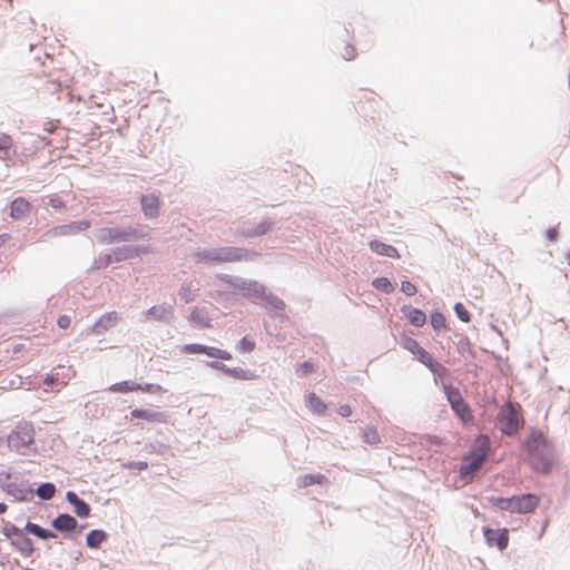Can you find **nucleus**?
<instances>
[{"label": "nucleus", "mask_w": 570, "mask_h": 570, "mask_svg": "<svg viewBox=\"0 0 570 570\" xmlns=\"http://www.w3.org/2000/svg\"><path fill=\"white\" fill-rule=\"evenodd\" d=\"M533 471L549 474L554 466V446L547 435L538 428H530L521 443Z\"/></svg>", "instance_id": "1"}, {"label": "nucleus", "mask_w": 570, "mask_h": 570, "mask_svg": "<svg viewBox=\"0 0 570 570\" xmlns=\"http://www.w3.org/2000/svg\"><path fill=\"white\" fill-rule=\"evenodd\" d=\"M217 278L229 287L238 291L242 296L254 302L261 303L265 308L274 312H283L285 303L274 293L269 292L267 287L257 281L247 279L229 274H217Z\"/></svg>", "instance_id": "2"}, {"label": "nucleus", "mask_w": 570, "mask_h": 570, "mask_svg": "<svg viewBox=\"0 0 570 570\" xmlns=\"http://www.w3.org/2000/svg\"><path fill=\"white\" fill-rule=\"evenodd\" d=\"M261 254L258 252L237 246H222L197 249L193 254V261L196 264H204L207 266L219 265L233 262H254Z\"/></svg>", "instance_id": "3"}, {"label": "nucleus", "mask_w": 570, "mask_h": 570, "mask_svg": "<svg viewBox=\"0 0 570 570\" xmlns=\"http://www.w3.org/2000/svg\"><path fill=\"white\" fill-rule=\"evenodd\" d=\"M494 424L502 435L512 439L518 438L525 424L521 404L510 400L505 401L499 407Z\"/></svg>", "instance_id": "4"}, {"label": "nucleus", "mask_w": 570, "mask_h": 570, "mask_svg": "<svg viewBox=\"0 0 570 570\" xmlns=\"http://www.w3.org/2000/svg\"><path fill=\"white\" fill-rule=\"evenodd\" d=\"M95 238L104 245L145 240L149 237V228L142 225L101 227L95 230Z\"/></svg>", "instance_id": "5"}, {"label": "nucleus", "mask_w": 570, "mask_h": 570, "mask_svg": "<svg viewBox=\"0 0 570 570\" xmlns=\"http://www.w3.org/2000/svg\"><path fill=\"white\" fill-rule=\"evenodd\" d=\"M492 507L517 514L533 513L540 504V497L535 493L527 492L511 497H489Z\"/></svg>", "instance_id": "6"}, {"label": "nucleus", "mask_w": 570, "mask_h": 570, "mask_svg": "<svg viewBox=\"0 0 570 570\" xmlns=\"http://www.w3.org/2000/svg\"><path fill=\"white\" fill-rule=\"evenodd\" d=\"M35 428L31 423H19L6 436V444L9 450L14 451L19 455L29 456L37 453L35 445Z\"/></svg>", "instance_id": "7"}, {"label": "nucleus", "mask_w": 570, "mask_h": 570, "mask_svg": "<svg viewBox=\"0 0 570 570\" xmlns=\"http://www.w3.org/2000/svg\"><path fill=\"white\" fill-rule=\"evenodd\" d=\"M1 533L10 541L11 547L18 551L22 557L29 558L35 552L33 541L28 534L18 525L4 521Z\"/></svg>", "instance_id": "8"}, {"label": "nucleus", "mask_w": 570, "mask_h": 570, "mask_svg": "<svg viewBox=\"0 0 570 570\" xmlns=\"http://www.w3.org/2000/svg\"><path fill=\"white\" fill-rule=\"evenodd\" d=\"M441 389L454 414L463 422L470 421L472 419L471 409L462 396L461 391L454 385L443 381L441 382Z\"/></svg>", "instance_id": "9"}, {"label": "nucleus", "mask_w": 570, "mask_h": 570, "mask_svg": "<svg viewBox=\"0 0 570 570\" xmlns=\"http://www.w3.org/2000/svg\"><path fill=\"white\" fill-rule=\"evenodd\" d=\"M53 532H59L65 539L76 540L87 528V523L79 524L77 519L67 513H58L50 522Z\"/></svg>", "instance_id": "10"}, {"label": "nucleus", "mask_w": 570, "mask_h": 570, "mask_svg": "<svg viewBox=\"0 0 570 570\" xmlns=\"http://www.w3.org/2000/svg\"><path fill=\"white\" fill-rule=\"evenodd\" d=\"M484 458L485 452L482 449L472 448L469 454L463 456L462 463L459 466L461 479L465 481L473 480Z\"/></svg>", "instance_id": "11"}, {"label": "nucleus", "mask_w": 570, "mask_h": 570, "mask_svg": "<svg viewBox=\"0 0 570 570\" xmlns=\"http://www.w3.org/2000/svg\"><path fill=\"white\" fill-rule=\"evenodd\" d=\"M3 492L12 498V502H30L35 498L29 480L16 476L14 482L4 484Z\"/></svg>", "instance_id": "12"}, {"label": "nucleus", "mask_w": 570, "mask_h": 570, "mask_svg": "<svg viewBox=\"0 0 570 570\" xmlns=\"http://www.w3.org/2000/svg\"><path fill=\"white\" fill-rule=\"evenodd\" d=\"M139 204L146 219L155 220L160 217L164 206L160 191L140 194Z\"/></svg>", "instance_id": "13"}, {"label": "nucleus", "mask_w": 570, "mask_h": 570, "mask_svg": "<svg viewBox=\"0 0 570 570\" xmlns=\"http://www.w3.org/2000/svg\"><path fill=\"white\" fill-rule=\"evenodd\" d=\"M417 362L423 364L434 375V381L438 384L439 377H446L450 370L441 364L430 352L422 348L421 352L414 357Z\"/></svg>", "instance_id": "14"}, {"label": "nucleus", "mask_w": 570, "mask_h": 570, "mask_svg": "<svg viewBox=\"0 0 570 570\" xmlns=\"http://www.w3.org/2000/svg\"><path fill=\"white\" fill-rule=\"evenodd\" d=\"M483 537L489 547H495L503 551L509 546V530L507 528L493 529L491 527H483Z\"/></svg>", "instance_id": "15"}, {"label": "nucleus", "mask_w": 570, "mask_h": 570, "mask_svg": "<svg viewBox=\"0 0 570 570\" xmlns=\"http://www.w3.org/2000/svg\"><path fill=\"white\" fill-rule=\"evenodd\" d=\"M148 247L144 245H122L112 248L115 262L117 263L135 259L148 254Z\"/></svg>", "instance_id": "16"}, {"label": "nucleus", "mask_w": 570, "mask_h": 570, "mask_svg": "<svg viewBox=\"0 0 570 570\" xmlns=\"http://www.w3.org/2000/svg\"><path fill=\"white\" fill-rule=\"evenodd\" d=\"M119 321L117 312H108L101 315L90 327L89 332L95 335H101L108 330L115 327Z\"/></svg>", "instance_id": "17"}, {"label": "nucleus", "mask_w": 570, "mask_h": 570, "mask_svg": "<svg viewBox=\"0 0 570 570\" xmlns=\"http://www.w3.org/2000/svg\"><path fill=\"white\" fill-rule=\"evenodd\" d=\"M32 209V205L24 197L13 198L9 204V217L12 220L23 219Z\"/></svg>", "instance_id": "18"}, {"label": "nucleus", "mask_w": 570, "mask_h": 570, "mask_svg": "<svg viewBox=\"0 0 570 570\" xmlns=\"http://www.w3.org/2000/svg\"><path fill=\"white\" fill-rule=\"evenodd\" d=\"M66 501L73 508L76 517L88 518L90 515V504L83 499H81L75 491H67Z\"/></svg>", "instance_id": "19"}, {"label": "nucleus", "mask_w": 570, "mask_h": 570, "mask_svg": "<svg viewBox=\"0 0 570 570\" xmlns=\"http://www.w3.org/2000/svg\"><path fill=\"white\" fill-rule=\"evenodd\" d=\"M275 220L272 217H264L259 224L253 228H242L239 234L245 238H255L268 234L273 230Z\"/></svg>", "instance_id": "20"}, {"label": "nucleus", "mask_w": 570, "mask_h": 570, "mask_svg": "<svg viewBox=\"0 0 570 570\" xmlns=\"http://www.w3.org/2000/svg\"><path fill=\"white\" fill-rule=\"evenodd\" d=\"M147 320L169 323L173 317V307L167 304L155 305L147 309Z\"/></svg>", "instance_id": "21"}, {"label": "nucleus", "mask_w": 570, "mask_h": 570, "mask_svg": "<svg viewBox=\"0 0 570 570\" xmlns=\"http://www.w3.org/2000/svg\"><path fill=\"white\" fill-rule=\"evenodd\" d=\"M401 312L409 323L415 327H422L426 323V314L421 308L413 307L412 305H403Z\"/></svg>", "instance_id": "22"}, {"label": "nucleus", "mask_w": 570, "mask_h": 570, "mask_svg": "<svg viewBox=\"0 0 570 570\" xmlns=\"http://www.w3.org/2000/svg\"><path fill=\"white\" fill-rule=\"evenodd\" d=\"M130 416L131 419H140L151 423H163L166 421V415L163 412L141 407L131 410Z\"/></svg>", "instance_id": "23"}, {"label": "nucleus", "mask_w": 570, "mask_h": 570, "mask_svg": "<svg viewBox=\"0 0 570 570\" xmlns=\"http://www.w3.org/2000/svg\"><path fill=\"white\" fill-rule=\"evenodd\" d=\"M109 540V533L102 529H92L86 534V546L89 549H100Z\"/></svg>", "instance_id": "24"}, {"label": "nucleus", "mask_w": 570, "mask_h": 570, "mask_svg": "<svg viewBox=\"0 0 570 570\" xmlns=\"http://www.w3.org/2000/svg\"><path fill=\"white\" fill-rule=\"evenodd\" d=\"M370 249L380 256L391 257V258H400V253L396 247L385 244L379 239H373L368 244Z\"/></svg>", "instance_id": "25"}, {"label": "nucleus", "mask_w": 570, "mask_h": 570, "mask_svg": "<svg viewBox=\"0 0 570 570\" xmlns=\"http://www.w3.org/2000/svg\"><path fill=\"white\" fill-rule=\"evenodd\" d=\"M27 534H32L40 540H49L56 539L57 533L52 530L42 528L38 523H33L31 521H27L24 528L22 529Z\"/></svg>", "instance_id": "26"}, {"label": "nucleus", "mask_w": 570, "mask_h": 570, "mask_svg": "<svg viewBox=\"0 0 570 570\" xmlns=\"http://www.w3.org/2000/svg\"><path fill=\"white\" fill-rule=\"evenodd\" d=\"M89 227H90V223L86 219L59 225L61 236L76 235V234L87 230Z\"/></svg>", "instance_id": "27"}, {"label": "nucleus", "mask_w": 570, "mask_h": 570, "mask_svg": "<svg viewBox=\"0 0 570 570\" xmlns=\"http://www.w3.org/2000/svg\"><path fill=\"white\" fill-rule=\"evenodd\" d=\"M455 336L459 338L458 342H455L458 353L465 358L474 360L476 352L471 347L470 338L461 334H455Z\"/></svg>", "instance_id": "28"}, {"label": "nucleus", "mask_w": 570, "mask_h": 570, "mask_svg": "<svg viewBox=\"0 0 570 570\" xmlns=\"http://www.w3.org/2000/svg\"><path fill=\"white\" fill-rule=\"evenodd\" d=\"M33 492L40 501H49L55 497L57 487L53 482H40Z\"/></svg>", "instance_id": "29"}, {"label": "nucleus", "mask_w": 570, "mask_h": 570, "mask_svg": "<svg viewBox=\"0 0 570 570\" xmlns=\"http://www.w3.org/2000/svg\"><path fill=\"white\" fill-rule=\"evenodd\" d=\"M140 387H141L140 383H137L131 380H125V381L111 384L108 387V391H110L112 393L126 394L129 392H138L140 390Z\"/></svg>", "instance_id": "30"}, {"label": "nucleus", "mask_w": 570, "mask_h": 570, "mask_svg": "<svg viewBox=\"0 0 570 570\" xmlns=\"http://www.w3.org/2000/svg\"><path fill=\"white\" fill-rule=\"evenodd\" d=\"M189 321L200 327H210V320L205 307H193L189 314Z\"/></svg>", "instance_id": "31"}, {"label": "nucleus", "mask_w": 570, "mask_h": 570, "mask_svg": "<svg viewBox=\"0 0 570 570\" xmlns=\"http://www.w3.org/2000/svg\"><path fill=\"white\" fill-rule=\"evenodd\" d=\"M214 347L215 346H209V345L199 344V343H189V344H185L183 346V352L186 354H203V355H206V356L213 358Z\"/></svg>", "instance_id": "32"}, {"label": "nucleus", "mask_w": 570, "mask_h": 570, "mask_svg": "<svg viewBox=\"0 0 570 570\" xmlns=\"http://www.w3.org/2000/svg\"><path fill=\"white\" fill-rule=\"evenodd\" d=\"M326 481V478L320 473H308L305 475H301L297 479L298 488H307L315 484H323Z\"/></svg>", "instance_id": "33"}, {"label": "nucleus", "mask_w": 570, "mask_h": 570, "mask_svg": "<svg viewBox=\"0 0 570 570\" xmlns=\"http://www.w3.org/2000/svg\"><path fill=\"white\" fill-rule=\"evenodd\" d=\"M420 444L430 451L438 452V450L443 445V441L438 435L422 434L420 436Z\"/></svg>", "instance_id": "34"}, {"label": "nucleus", "mask_w": 570, "mask_h": 570, "mask_svg": "<svg viewBox=\"0 0 570 570\" xmlns=\"http://www.w3.org/2000/svg\"><path fill=\"white\" fill-rule=\"evenodd\" d=\"M307 403L311 410L318 415H325L327 406L324 401L315 393H309L307 396Z\"/></svg>", "instance_id": "35"}, {"label": "nucleus", "mask_w": 570, "mask_h": 570, "mask_svg": "<svg viewBox=\"0 0 570 570\" xmlns=\"http://www.w3.org/2000/svg\"><path fill=\"white\" fill-rule=\"evenodd\" d=\"M399 343H400V345H401L404 350H406V351H409L411 354H413V356H414V357H415V356L421 352V350L423 348V347L420 345V343H419L415 338H413V337H411V336H407V335H402V336L400 337V342H399Z\"/></svg>", "instance_id": "36"}, {"label": "nucleus", "mask_w": 570, "mask_h": 570, "mask_svg": "<svg viewBox=\"0 0 570 570\" xmlns=\"http://www.w3.org/2000/svg\"><path fill=\"white\" fill-rule=\"evenodd\" d=\"M142 450L148 454L165 455L169 452L170 448H169V445H167L163 442L151 441V442L145 443Z\"/></svg>", "instance_id": "37"}, {"label": "nucleus", "mask_w": 570, "mask_h": 570, "mask_svg": "<svg viewBox=\"0 0 570 570\" xmlns=\"http://www.w3.org/2000/svg\"><path fill=\"white\" fill-rule=\"evenodd\" d=\"M372 286L384 293V294H391L394 292L395 289V286L394 284L390 281V278L387 277H384V276H380V277H375L373 281H372Z\"/></svg>", "instance_id": "38"}, {"label": "nucleus", "mask_w": 570, "mask_h": 570, "mask_svg": "<svg viewBox=\"0 0 570 570\" xmlns=\"http://www.w3.org/2000/svg\"><path fill=\"white\" fill-rule=\"evenodd\" d=\"M41 383L47 386L50 391H58L62 385V381L60 380L59 373H47L41 379Z\"/></svg>", "instance_id": "39"}, {"label": "nucleus", "mask_w": 570, "mask_h": 570, "mask_svg": "<svg viewBox=\"0 0 570 570\" xmlns=\"http://www.w3.org/2000/svg\"><path fill=\"white\" fill-rule=\"evenodd\" d=\"M227 376L242 381H250L256 379L254 371L244 370L242 367H229Z\"/></svg>", "instance_id": "40"}, {"label": "nucleus", "mask_w": 570, "mask_h": 570, "mask_svg": "<svg viewBox=\"0 0 570 570\" xmlns=\"http://www.w3.org/2000/svg\"><path fill=\"white\" fill-rule=\"evenodd\" d=\"M430 324L435 332H440L445 328V316L438 309H434L430 314Z\"/></svg>", "instance_id": "41"}, {"label": "nucleus", "mask_w": 570, "mask_h": 570, "mask_svg": "<svg viewBox=\"0 0 570 570\" xmlns=\"http://www.w3.org/2000/svg\"><path fill=\"white\" fill-rule=\"evenodd\" d=\"M363 440L365 443L375 445L381 443V436L377 430L373 426H366L363 431Z\"/></svg>", "instance_id": "42"}, {"label": "nucleus", "mask_w": 570, "mask_h": 570, "mask_svg": "<svg viewBox=\"0 0 570 570\" xmlns=\"http://www.w3.org/2000/svg\"><path fill=\"white\" fill-rule=\"evenodd\" d=\"M255 347L256 342L248 336H243L237 344V350L243 354L253 352Z\"/></svg>", "instance_id": "43"}, {"label": "nucleus", "mask_w": 570, "mask_h": 570, "mask_svg": "<svg viewBox=\"0 0 570 570\" xmlns=\"http://www.w3.org/2000/svg\"><path fill=\"white\" fill-rule=\"evenodd\" d=\"M453 311H454V314L455 316L464 322V323H469L471 321V313L466 309V307L464 306V304L458 302L454 304L453 306Z\"/></svg>", "instance_id": "44"}, {"label": "nucleus", "mask_w": 570, "mask_h": 570, "mask_svg": "<svg viewBox=\"0 0 570 570\" xmlns=\"http://www.w3.org/2000/svg\"><path fill=\"white\" fill-rule=\"evenodd\" d=\"M314 372V365L309 361H304L298 364L296 373L301 377H306Z\"/></svg>", "instance_id": "45"}, {"label": "nucleus", "mask_w": 570, "mask_h": 570, "mask_svg": "<svg viewBox=\"0 0 570 570\" xmlns=\"http://www.w3.org/2000/svg\"><path fill=\"white\" fill-rule=\"evenodd\" d=\"M121 466L126 470H138L144 471L148 469L147 461H127L121 464Z\"/></svg>", "instance_id": "46"}, {"label": "nucleus", "mask_w": 570, "mask_h": 570, "mask_svg": "<svg viewBox=\"0 0 570 570\" xmlns=\"http://www.w3.org/2000/svg\"><path fill=\"white\" fill-rule=\"evenodd\" d=\"M114 262H115V256H114V253L111 252L109 254H105L104 256H101L99 264L97 263V261H95L91 268H98V269L106 268L109 265H111Z\"/></svg>", "instance_id": "47"}, {"label": "nucleus", "mask_w": 570, "mask_h": 570, "mask_svg": "<svg viewBox=\"0 0 570 570\" xmlns=\"http://www.w3.org/2000/svg\"><path fill=\"white\" fill-rule=\"evenodd\" d=\"M12 138L7 134L0 135V151L4 153L6 155L9 153L10 148L12 147Z\"/></svg>", "instance_id": "48"}, {"label": "nucleus", "mask_w": 570, "mask_h": 570, "mask_svg": "<svg viewBox=\"0 0 570 570\" xmlns=\"http://www.w3.org/2000/svg\"><path fill=\"white\" fill-rule=\"evenodd\" d=\"M206 365L213 370L222 372L226 376L229 371V366H227L223 362H219L218 360L208 361V362H206Z\"/></svg>", "instance_id": "49"}, {"label": "nucleus", "mask_w": 570, "mask_h": 570, "mask_svg": "<svg viewBox=\"0 0 570 570\" xmlns=\"http://www.w3.org/2000/svg\"><path fill=\"white\" fill-rule=\"evenodd\" d=\"M139 391H141L144 393H149V394H158V393L165 392V390L160 385L154 384V383L141 384V387Z\"/></svg>", "instance_id": "50"}, {"label": "nucleus", "mask_w": 570, "mask_h": 570, "mask_svg": "<svg viewBox=\"0 0 570 570\" xmlns=\"http://www.w3.org/2000/svg\"><path fill=\"white\" fill-rule=\"evenodd\" d=\"M20 476L19 474H13L9 471L0 472V489L3 491L4 484H10L14 482V478Z\"/></svg>", "instance_id": "51"}, {"label": "nucleus", "mask_w": 570, "mask_h": 570, "mask_svg": "<svg viewBox=\"0 0 570 570\" xmlns=\"http://www.w3.org/2000/svg\"><path fill=\"white\" fill-rule=\"evenodd\" d=\"M401 291L406 295V296H413L416 294L417 289H416V286L411 283L410 281L407 279H403L401 282Z\"/></svg>", "instance_id": "52"}, {"label": "nucleus", "mask_w": 570, "mask_h": 570, "mask_svg": "<svg viewBox=\"0 0 570 570\" xmlns=\"http://www.w3.org/2000/svg\"><path fill=\"white\" fill-rule=\"evenodd\" d=\"M214 355H213V358L214 360H223V361H228V360H232V354L226 351V350H222V348H218V347H214Z\"/></svg>", "instance_id": "53"}, {"label": "nucleus", "mask_w": 570, "mask_h": 570, "mask_svg": "<svg viewBox=\"0 0 570 570\" xmlns=\"http://www.w3.org/2000/svg\"><path fill=\"white\" fill-rule=\"evenodd\" d=\"M48 205L55 209H65L66 208V204L65 202L60 198V197H57V196H53L49 199L48 202Z\"/></svg>", "instance_id": "54"}, {"label": "nucleus", "mask_w": 570, "mask_h": 570, "mask_svg": "<svg viewBox=\"0 0 570 570\" xmlns=\"http://www.w3.org/2000/svg\"><path fill=\"white\" fill-rule=\"evenodd\" d=\"M544 237L550 242H557L559 238V228L558 227H549L544 232Z\"/></svg>", "instance_id": "55"}, {"label": "nucleus", "mask_w": 570, "mask_h": 570, "mask_svg": "<svg viewBox=\"0 0 570 570\" xmlns=\"http://www.w3.org/2000/svg\"><path fill=\"white\" fill-rule=\"evenodd\" d=\"M71 324V317L69 315H60L57 320V325L59 328L67 330Z\"/></svg>", "instance_id": "56"}, {"label": "nucleus", "mask_w": 570, "mask_h": 570, "mask_svg": "<svg viewBox=\"0 0 570 570\" xmlns=\"http://www.w3.org/2000/svg\"><path fill=\"white\" fill-rule=\"evenodd\" d=\"M57 236H61L60 235V228H59V225L56 226V227H52L50 229H48L47 232H45L41 236V240H47L48 238H51V237H57Z\"/></svg>", "instance_id": "57"}, {"label": "nucleus", "mask_w": 570, "mask_h": 570, "mask_svg": "<svg viewBox=\"0 0 570 570\" xmlns=\"http://www.w3.org/2000/svg\"><path fill=\"white\" fill-rule=\"evenodd\" d=\"M485 402L489 407H492L493 410H498V411H499V407H501V405H502L499 403L495 395L487 396Z\"/></svg>", "instance_id": "58"}, {"label": "nucleus", "mask_w": 570, "mask_h": 570, "mask_svg": "<svg viewBox=\"0 0 570 570\" xmlns=\"http://www.w3.org/2000/svg\"><path fill=\"white\" fill-rule=\"evenodd\" d=\"M355 48L352 45L345 46V52L343 53V58L346 60H352L355 58Z\"/></svg>", "instance_id": "59"}, {"label": "nucleus", "mask_w": 570, "mask_h": 570, "mask_svg": "<svg viewBox=\"0 0 570 570\" xmlns=\"http://www.w3.org/2000/svg\"><path fill=\"white\" fill-rule=\"evenodd\" d=\"M352 407L348 405V404H342L338 409H337V413L343 416V417H347L352 414Z\"/></svg>", "instance_id": "60"}, {"label": "nucleus", "mask_w": 570, "mask_h": 570, "mask_svg": "<svg viewBox=\"0 0 570 570\" xmlns=\"http://www.w3.org/2000/svg\"><path fill=\"white\" fill-rule=\"evenodd\" d=\"M24 350V344H14L12 347V354L18 355Z\"/></svg>", "instance_id": "61"}, {"label": "nucleus", "mask_w": 570, "mask_h": 570, "mask_svg": "<svg viewBox=\"0 0 570 570\" xmlns=\"http://www.w3.org/2000/svg\"><path fill=\"white\" fill-rule=\"evenodd\" d=\"M11 236L8 233L0 234V247L3 246L8 240H10Z\"/></svg>", "instance_id": "62"}, {"label": "nucleus", "mask_w": 570, "mask_h": 570, "mask_svg": "<svg viewBox=\"0 0 570 570\" xmlns=\"http://www.w3.org/2000/svg\"><path fill=\"white\" fill-rule=\"evenodd\" d=\"M7 510H8V504H6L4 502H0V514L6 513Z\"/></svg>", "instance_id": "63"}, {"label": "nucleus", "mask_w": 570, "mask_h": 570, "mask_svg": "<svg viewBox=\"0 0 570 570\" xmlns=\"http://www.w3.org/2000/svg\"><path fill=\"white\" fill-rule=\"evenodd\" d=\"M548 525H549V519L544 520V522L542 524L541 533H543L546 531Z\"/></svg>", "instance_id": "64"}]
</instances>
